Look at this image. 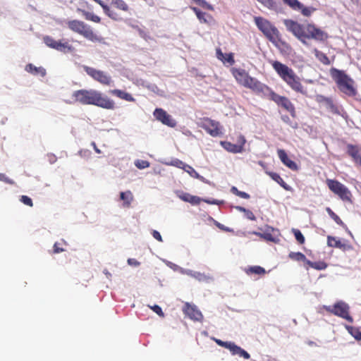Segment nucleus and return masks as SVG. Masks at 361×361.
<instances>
[{"label": "nucleus", "mask_w": 361, "mask_h": 361, "mask_svg": "<svg viewBox=\"0 0 361 361\" xmlns=\"http://www.w3.org/2000/svg\"><path fill=\"white\" fill-rule=\"evenodd\" d=\"M283 24L288 32L305 45L307 44V39L324 42L328 38V34L317 27L314 24L309 23L304 25L291 19H285Z\"/></svg>", "instance_id": "1"}, {"label": "nucleus", "mask_w": 361, "mask_h": 361, "mask_svg": "<svg viewBox=\"0 0 361 361\" xmlns=\"http://www.w3.org/2000/svg\"><path fill=\"white\" fill-rule=\"evenodd\" d=\"M73 97L76 102L84 105H94L109 110L116 107L114 100L93 89L76 90L73 92Z\"/></svg>", "instance_id": "2"}, {"label": "nucleus", "mask_w": 361, "mask_h": 361, "mask_svg": "<svg viewBox=\"0 0 361 361\" xmlns=\"http://www.w3.org/2000/svg\"><path fill=\"white\" fill-rule=\"evenodd\" d=\"M271 66L279 77L295 92L306 94L307 91L294 71L280 61H274Z\"/></svg>", "instance_id": "3"}, {"label": "nucleus", "mask_w": 361, "mask_h": 361, "mask_svg": "<svg viewBox=\"0 0 361 361\" xmlns=\"http://www.w3.org/2000/svg\"><path fill=\"white\" fill-rule=\"evenodd\" d=\"M330 75L343 93L352 97L357 95V90L355 87L354 80L344 71L331 68Z\"/></svg>", "instance_id": "4"}, {"label": "nucleus", "mask_w": 361, "mask_h": 361, "mask_svg": "<svg viewBox=\"0 0 361 361\" xmlns=\"http://www.w3.org/2000/svg\"><path fill=\"white\" fill-rule=\"evenodd\" d=\"M67 25L71 30L82 35L91 42L105 44L104 39L94 33L91 26L85 22L78 20H69Z\"/></svg>", "instance_id": "5"}, {"label": "nucleus", "mask_w": 361, "mask_h": 361, "mask_svg": "<svg viewBox=\"0 0 361 361\" xmlns=\"http://www.w3.org/2000/svg\"><path fill=\"white\" fill-rule=\"evenodd\" d=\"M254 22L257 28L269 42L275 43L279 41L280 32L269 20L261 16H255L254 17Z\"/></svg>", "instance_id": "6"}, {"label": "nucleus", "mask_w": 361, "mask_h": 361, "mask_svg": "<svg viewBox=\"0 0 361 361\" xmlns=\"http://www.w3.org/2000/svg\"><path fill=\"white\" fill-rule=\"evenodd\" d=\"M326 183L329 189L343 202H352V194L350 190L337 180L326 179Z\"/></svg>", "instance_id": "7"}, {"label": "nucleus", "mask_w": 361, "mask_h": 361, "mask_svg": "<svg viewBox=\"0 0 361 361\" xmlns=\"http://www.w3.org/2000/svg\"><path fill=\"white\" fill-rule=\"evenodd\" d=\"M83 69L90 77L102 85L110 86L113 82L111 77L104 71L87 66Z\"/></svg>", "instance_id": "8"}, {"label": "nucleus", "mask_w": 361, "mask_h": 361, "mask_svg": "<svg viewBox=\"0 0 361 361\" xmlns=\"http://www.w3.org/2000/svg\"><path fill=\"white\" fill-rule=\"evenodd\" d=\"M349 309H350V307H349L348 305L343 301H339V302H336L332 307L329 306V307H326V310L329 312H330L334 315H336L339 317H341V318L347 320L350 323H353V319L349 314Z\"/></svg>", "instance_id": "9"}, {"label": "nucleus", "mask_w": 361, "mask_h": 361, "mask_svg": "<svg viewBox=\"0 0 361 361\" xmlns=\"http://www.w3.org/2000/svg\"><path fill=\"white\" fill-rule=\"evenodd\" d=\"M200 127L206 130L212 137H217L222 134L220 123L209 118H203L200 123Z\"/></svg>", "instance_id": "10"}, {"label": "nucleus", "mask_w": 361, "mask_h": 361, "mask_svg": "<svg viewBox=\"0 0 361 361\" xmlns=\"http://www.w3.org/2000/svg\"><path fill=\"white\" fill-rule=\"evenodd\" d=\"M43 42L48 47L59 51L69 52L73 50V47L72 45L69 44L68 42H63L62 40L56 41L49 35L43 37Z\"/></svg>", "instance_id": "11"}, {"label": "nucleus", "mask_w": 361, "mask_h": 361, "mask_svg": "<svg viewBox=\"0 0 361 361\" xmlns=\"http://www.w3.org/2000/svg\"><path fill=\"white\" fill-rule=\"evenodd\" d=\"M232 73L238 84L249 89L256 80V78L251 77L244 69L234 68Z\"/></svg>", "instance_id": "12"}, {"label": "nucleus", "mask_w": 361, "mask_h": 361, "mask_svg": "<svg viewBox=\"0 0 361 361\" xmlns=\"http://www.w3.org/2000/svg\"><path fill=\"white\" fill-rule=\"evenodd\" d=\"M250 90H252L257 94L260 95L262 97L268 99L271 101L276 94V92H274L269 87L265 84L262 83L257 79L252 86H251Z\"/></svg>", "instance_id": "13"}, {"label": "nucleus", "mask_w": 361, "mask_h": 361, "mask_svg": "<svg viewBox=\"0 0 361 361\" xmlns=\"http://www.w3.org/2000/svg\"><path fill=\"white\" fill-rule=\"evenodd\" d=\"M182 310L185 316L194 322H202L203 320L202 312L195 305L185 302Z\"/></svg>", "instance_id": "14"}, {"label": "nucleus", "mask_w": 361, "mask_h": 361, "mask_svg": "<svg viewBox=\"0 0 361 361\" xmlns=\"http://www.w3.org/2000/svg\"><path fill=\"white\" fill-rule=\"evenodd\" d=\"M272 101L274 102L278 106L283 107L284 109L288 111L292 117L294 118L296 116L295 106L288 97L281 96L276 93Z\"/></svg>", "instance_id": "15"}, {"label": "nucleus", "mask_w": 361, "mask_h": 361, "mask_svg": "<svg viewBox=\"0 0 361 361\" xmlns=\"http://www.w3.org/2000/svg\"><path fill=\"white\" fill-rule=\"evenodd\" d=\"M245 139L243 135H239L237 144H233L228 141H221V145L228 152L231 153H240L243 150L245 144Z\"/></svg>", "instance_id": "16"}, {"label": "nucleus", "mask_w": 361, "mask_h": 361, "mask_svg": "<svg viewBox=\"0 0 361 361\" xmlns=\"http://www.w3.org/2000/svg\"><path fill=\"white\" fill-rule=\"evenodd\" d=\"M176 194L178 198H180L181 200L185 202H189L192 205H197L202 201V200L200 197L190 195V193L183 191H178ZM203 201L209 204H216L215 200L209 201L203 200Z\"/></svg>", "instance_id": "17"}, {"label": "nucleus", "mask_w": 361, "mask_h": 361, "mask_svg": "<svg viewBox=\"0 0 361 361\" xmlns=\"http://www.w3.org/2000/svg\"><path fill=\"white\" fill-rule=\"evenodd\" d=\"M277 154L281 161V162L286 166L288 168L293 171H298V166L297 164L291 160L287 155L286 151L284 149H278Z\"/></svg>", "instance_id": "18"}, {"label": "nucleus", "mask_w": 361, "mask_h": 361, "mask_svg": "<svg viewBox=\"0 0 361 361\" xmlns=\"http://www.w3.org/2000/svg\"><path fill=\"white\" fill-rule=\"evenodd\" d=\"M103 9L104 13L114 20H122L123 18L117 12L112 9L109 6L105 4L102 0H94Z\"/></svg>", "instance_id": "19"}, {"label": "nucleus", "mask_w": 361, "mask_h": 361, "mask_svg": "<svg viewBox=\"0 0 361 361\" xmlns=\"http://www.w3.org/2000/svg\"><path fill=\"white\" fill-rule=\"evenodd\" d=\"M159 121L164 125L170 128H175L177 125L176 121L166 111L159 108Z\"/></svg>", "instance_id": "20"}, {"label": "nucleus", "mask_w": 361, "mask_h": 361, "mask_svg": "<svg viewBox=\"0 0 361 361\" xmlns=\"http://www.w3.org/2000/svg\"><path fill=\"white\" fill-rule=\"evenodd\" d=\"M347 153L352 157L355 164L361 166V149L356 145H348Z\"/></svg>", "instance_id": "21"}, {"label": "nucleus", "mask_w": 361, "mask_h": 361, "mask_svg": "<svg viewBox=\"0 0 361 361\" xmlns=\"http://www.w3.org/2000/svg\"><path fill=\"white\" fill-rule=\"evenodd\" d=\"M226 348L228 349L231 354L233 355H238L240 357H243L246 360L250 357V354L247 351L241 348L240 346H238L233 342H229L228 343Z\"/></svg>", "instance_id": "22"}, {"label": "nucleus", "mask_w": 361, "mask_h": 361, "mask_svg": "<svg viewBox=\"0 0 361 361\" xmlns=\"http://www.w3.org/2000/svg\"><path fill=\"white\" fill-rule=\"evenodd\" d=\"M266 173L269 176V177L276 181L278 184H279L284 190L286 191H291L292 188L290 185H288L280 176V175L275 172L266 171Z\"/></svg>", "instance_id": "23"}, {"label": "nucleus", "mask_w": 361, "mask_h": 361, "mask_svg": "<svg viewBox=\"0 0 361 361\" xmlns=\"http://www.w3.org/2000/svg\"><path fill=\"white\" fill-rule=\"evenodd\" d=\"M112 9L116 8L126 13H129L130 7L123 0H110V6Z\"/></svg>", "instance_id": "24"}, {"label": "nucleus", "mask_w": 361, "mask_h": 361, "mask_svg": "<svg viewBox=\"0 0 361 361\" xmlns=\"http://www.w3.org/2000/svg\"><path fill=\"white\" fill-rule=\"evenodd\" d=\"M276 47H277L281 53L290 54L292 51L290 45L286 42L281 39V35L279 36V41L275 43H272Z\"/></svg>", "instance_id": "25"}, {"label": "nucleus", "mask_w": 361, "mask_h": 361, "mask_svg": "<svg viewBox=\"0 0 361 361\" xmlns=\"http://www.w3.org/2000/svg\"><path fill=\"white\" fill-rule=\"evenodd\" d=\"M109 92L112 95L116 96L120 99H124L126 101H128V102H134L135 101V99L130 94H129L125 91H123L121 90H118V89L111 90L109 91Z\"/></svg>", "instance_id": "26"}, {"label": "nucleus", "mask_w": 361, "mask_h": 361, "mask_svg": "<svg viewBox=\"0 0 361 361\" xmlns=\"http://www.w3.org/2000/svg\"><path fill=\"white\" fill-rule=\"evenodd\" d=\"M25 70L34 75H39L44 77L46 75V70L44 68L36 67L32 63L27 64Z\"/></svg>", "instance_id": "27"}, {"label": "nucleus", "mask_w": 361, "mask_h": 361, "mask_svg": "<svg viewBox=\"0 0 361 361\" xmlns=\"http://www.w3.org/2000/svg\"><path fill=\"white\" fill-rule=\"evenodd\" d=\"M191 9L196 14L197 18L201 23H208L211 20H212L211 15L207 14L205 12H202L199 8L196 7H191Z\"/></svg>", "instance_id": "28"}, {"label": "nucleus", "mask_w": 361, "mask_h": 361, "mask_svg": "<svg viewBox=\"0 0 361 361\" xmlns=\"http://www.w3.org/2000/svg\"><path fill=\"white\" fill-rule=\"evenodd\" d=\"M120 199H121V200H122L123 202V206L124 207H127V208L130 207L131 202L133 200V193L130 190L121 192L120 193Z\"/></svg>", "instance_id": "29"}, {"label": "nucleus", "mask_w": 361, "mask_h": 361, "mask_svg": "<svg viewBox=\"0 0 361 361\" xmlns=\"http://www.w3.org/2000/svg\"><path fill=\"white\" fill-rule=\"evenodd\" d=\"M78 12L80 13L84 18L94 23H99L101 22V18L92 13L88 12L84 9L78 8Z\"/></svg>", "instance_id": "30"}, {"label": "nucleus", "mask_w": 361, "mask_h": 361, "mask_svg": "<svg viewBox=\"0 0 361 361\" xmlns=\"http://www.w3.org/2000/svg\"><path fill=\"white\" fill-rule=\"evenodd\" d=\"M327 244L330 247H337L343 250H345L347 245L342 243L340 240H337L335 237L328 236Z\"/></svg>", "instance_id": "31"}, {"label": "nucleus", "mask_w": 361, "mask_h": 361, "mask_svg": "<svg viewBox=\"0 0 361 361\" xmlns=\"http://www.w3.org/2000/svg\"><path fill=\"white\" fill-rule=\"evenodd\" d=\"M179 168H183L186 172H188L192 177L196 178H202L199 173L190 166L185 164L181 161H178V165Z\"/></svg>", "instance_id": "32"}, {"label": "nucleus", "mask_w": 361, "mask_h": 361, "mask_svg": "<svg viewBox=\"0 0 361 361\" xmlns=\"http://www.w3.org/2000/svg\"><path fill=\"white\" fill-rule=\"evenodd\" d=\"M245 273L247 275L256 274L262 276L265 274L266 271L260 266H253L245 269Z\"/></svg>", "instance_id": "33"}, {"label": "nucleus", "mask_w": 361, "mask_h": 361, "mask_svg": "<svg viewBox=\"0 0 361 361\" xmlns=\"http://www.w3.org/2000/svg\"><path fill=\"white\" fill-rule=\"evenodd\" d=\"M307 265L308 267L313 268L316 270H324L328 267V264L324 261L311 262L309 259L307 261Z\"/></svg>", "instance_id": "34"}, {"label": "nucleus", "mask_w": 361, "mask_h": 361, "mask_svg": "<svg viewBox=\"0 0 361 361\" xmlns=\"http://www.w3.org/2000/svg\"><path fill=\"white\" fill-rule=\"evenodd\" d=\"M288 257L294 261L303 262L305 264H307V261H308L305 255L300 252H290L288 254Z\"/></svg>", "instance_id": "35"}, {"label": "nucleus", "mask_w": 361, "mask_h": 361, "mask_svg": "<svg viewBox=\"0 0 361 361\" xmlns=\"http://www.w3.org/2000/svg\"><path fill=\"white\" fill-rule=\"evenodd\" d=\"M314 53L315 55V57L324 65H330L331 61L328 56L326 55V54L323 53L321 51H319L318 49H315L314 50Z\"/></svg>", "instance_id": "36"}, {"label": "nucleus", "mask_w": 361, "mask_h": 361, "mask_svg": "<svg viewBox=\"0 0 361 361\" xmlns=\"http://www.w3.org/2000/svg\"><path fill=\"white\" fill-rule=\"evenodd\" d=\"M316 100L319 103H324L331 109H334L336 108V106L333 102V100L329 97H326L323 95H317Z\"/></svg>", "instance_id": "37"}, {"label": "nucleus", "mask_w": 361, "mask_h": 361, "mask_svg": "<svg viewBox=\"0 0 361 361\" xmlns=\"http://www.w3.org/2000/svg\"><path fill=\"white\" fill-rule=\"evenodd\" d=\"M326 211L329 215V216L339 226L342 227H345V224L343 223V221L341 219V218L330 208L326 207Z\"/></svg>", "instance_id": "38"}, {"label": "nucleus", "mask_w": 361, "mask_h": 361, "mask_svg": "<svg viewBox=\"0 0 361 361\" xmlns=\"http://www.w3.org/2000/svg\"><path fill=\"white\" fill-rule=\"evenodd\" d=\"M345 328L348 330V333L352 336H353L357 341L361 340V331L358 328L351 326H346Z\"/></svg>", "instance_id": "39"}, {"label": "nucleus", "mask_w": 361, "mask_h": 361, "mask_svg": "<svg viewBox=\"0 0 361 361\" xmlns=\"http://www.w3.org/2000/svg\"><path fill=\"white\" fill-rule=\"evenodd\" d=\"M314 10L315 9L312 7L305 6L302 3H300V6L298 8L294 9V11H300L301 13L306 17L310 16Z\"/></svg>", "instance_id": "40"}, {"label": "nucleus", "mask_w": 361, "mask_h": 361, "mask_svg": "<svg viewBox=\"0 0 361 361\" xmlns=\"http://www.w3.org/2000/svg\"><path fill=\"white\" fill-rule=\"evenodd\" d=\"M231 191L234 195L243 198V199H249L250 197V195L245 192L240 191L238 190L236 187H232Z\"/></svg>", "instance_id": "41"}, {"label": "nucleus", "mask_w": 361, "mask_h": 361, "mask_svg": "<svg viewBox=\"0 0 361 361\" xmlns=\"http://www.w3.org/2000/svg\"><path fill=\"white\" fill-rule=\"evenodd\" d=\"M63 245H66V243L64 240H61V243L56 242L53 246V252L54 254H58L65 251V249L62 247Z\"/></svg>", "instance_id": "42"}, {"label": "nucleus", "mask_w": 361, "mask_h": 361, "mask_svg": "<svg viewBox=\"0 0 361 361\" xmlns=\"http://www.w3.org/2000/svg\"><path fill=\"white\" fill-rule=\"evenodd\" d=\"M293 232L294 233V235L295 237V239L296 240L300 243V244H304L305 243V237L304 235H302V233H301V231L298 229H295L293 228Z\"/></svg>", "instance_id": "43"}, {"label": "nucleus", "mask_w": 361, "mask_h": 361, "mask_svg": "<svg viewBox=\"0 0 361 361\" xmlns=\"http://www.w3.org/2000/svg\"><path fill=\"white\" fill-rule=\"evenodd\" d=\"M254 233L257 235L260 236L261 238H264V240H266L267 241L276 242V238L270 233H260L255 232Z\"/></svg>", "instance_id": "44"}, {"label": "nucleus", "mask_w": 361, "mask_h": 361, "mask_svg": "<svg viewBox=\"0 0 361 361\" xmlns=\"http://www.w3.org/2000/svg\"><path fill=\"white\" fill-rule=\"evenodd\" d=\"M283 1L293 10L300 6V2L298 0H283Z\"/></svg>", "instance_id": "45"}, {"label": "nucleus", "mask_w": 361, "mask_h": 361, "mask_svg": "<svg viewBox=\"0 0 361 361\" xmlns=\"http://www.w3.org/2000/svg\"><path fill=\"white\" fill-rule=\"evenodd\" d=\"M223 63H228L231 66L235 63L234 56L233 53L224 54V61H221Z\"/></svg>", "instance_id": "46"}, {"label": "nucleus", "mask_w": 361, "mask_h": 361, "mask_svg": "<svg viewBox=\"0 0 361 361\" xmlns=\"http://www.w3.org/2000/svg\"><path fill=\"white\" fill-rule=\"evenodd\" d=\"M195 2L197 5L200 6L201 7H202L203 8H205V9H207V10H209V11H213L214 10L213 6L211 4H209V3H207L205 0H196Z\"/></svg>", "instance_id": "47"}, {"label": "nucleus", "mask_w": 361, "mask_h": 361, "mask_svg": "<svg viewBox=\"0 0 361 361\" xmlns=\"http://www.w3.org/2000/svg\"><path fill=\"white\" fill-rule=\"evenodd\" d=\"M135 165L138 169H143L148 167L149 164L147 161L138 159L135 161Z\"/></svg>", "instance_id": "48"}, {"label": "nucleus", "mask_w": 361, "mask_h": 361, "mask_svg": "<svg viewBox=\"0 0 361 361\" xmlns=\"http://www.w3.org/2000/svg\"><path fill=\"white\" fill-rule=\"evenodd\" d=\"M20 200L21 202H23L24 204H25L27 206H29V207L33 206V202H32V199L27 195H22L20 197Z\"/></svg>", "instance_id": "49"}, {"label": "nucleus", "mask_w": 361, "mask_h": 361, "mask_svg": "<svg viewBox=\"0 0 361 361\" xmlns=\"http://www.w3.org/2000/svg\"><path fill=\"white\" fill-rule=\"evenodd\" d=\"M0 180L10 185H14L15 182L6 176L4 173H0Z\"/></svg>", "instance_id": "50"}, {"label": "nucleus", "mask_w": 361, "mask_h": 361, "mask_svg": "<svg viewBox=\"0 0 361 361\" xmlns=\"http://www.w3.org/2000/svg\"><path fill=\"white\" fill-rule=\"evenodd\" d=\"M245 215L250 220H252V221L256 220V217H255V214H253V212L252 211H250L249 209H247L245 212Z\"/></svg>", "instance_id": "51"}, {"label": "nucleus", "mask_w": 361, "mask_h": 361, "mask_svg": "<svg viewBox=\"0 0 361 361\" xmlns=\"http://www.w3.org/2000/svg\"><path fill=\"white\" fill-rule=\"evenodd\" d=\"M128 264L130 265V266H133V267H137L140 265V262L134 259V258H129L128 259Z\"/></svg>", "instance_id": "52"}, {"label": "nucleus", "mask_w": 361, "mask_h": 361, "mask_svg": "<svg viewBox=\"0 0 361 361\" xmlns=\"http://www.w3.org/2000/svg\"><path fill=\"white\" fill-rule=\"evenodd\" d=\"M214 341L217 345H219V346L224 347L225 348H226L228 343H229L228 341H221L220 339H217V338H215Z\"/></svg>", "instance_id": "53"}, {"label": "nucleus", "mask_w": 361, "mask_h": 361, "mask_svg": "<svg viewBox=\"0 0 361 361\" xmlns=\"http://www.w3.org/2000/svg\"><path fill=\"white\" fill-rule=\"evenodd\" d=\"M216 53L217 59L220 61H224V54L221 51V49H216Z\"/></svg>", "instance_id": "54"}, {"label": "nucleus", "mask_w": 361, "mask_h": 361, "mask_svg": "<svg viewBox=\"0 0 361 361\" xmlns=\"http://www.w3.org/2000/svg\"><path fill=\"white\" fill-rule=\"evenodd\" d=\"M214 221V224L219 228H220L221 230L222 231H228V228H226L223 224L219 223L218 221Z\"/></svg>", "instance_id": "55"}, {"label": "nucleus", "mask_w": 361, "mask_h": 361, "mask_svg": "<svg viewBox=\"0 0 361 361\" xmlns=\"http://www.w3.org/2000/svg\"><path fill=\"white\" fill-rule=\"evenodd\" d=\"M281 119L283 122H285L286 123H289L290 122V118L286 115L282 116Z\"/></svg>", "instance_id": "56"}, {"label": "nucleus", "mask_w": 361, "mask_h": 361, "mask_svg": "<svg viewBox=\"0 0 361 361\" xmlns=\"http://www.w3.org/2000/svg\"><path fill=\"white\" fill-rule=\"evenodd\" d=\"M155 313L158 314V305H154L153 306H149Z\"/></svg>", "instance_id": "57"}, {"label": "nucleus", "mask_w": 361, "mask_h": 361, "mask_svg": "<svg viewBox=\"0 0 361 361\" xmlns=\"http://www.w3.org/2000/svg\"><path fill=\"white\" fill-rule=\"evenodd\" d=\"M92 145L93 146L94 149V151H95L97 153H98V154H100V153H101V150H100L99 149H98V148H97V145H96L95 142H93L92 143Z\"/></svg>", "instance_id": "58"}, {"label": "nucleus", "mask_w": 361, "mask_h": 361, "mask_svg": "<svg viewBox=\"0 0 361 361\" xmlns=\"http://www.w3.org/2000/svg\"><path fill=\"white\" fill-rule=\"evenodd\" d=\"M238 211L240 212H242L243 213H245L247 209H245V207H240V206H238L235 207Z\"/></svg>", "instance_id": "59"}, {"label": "nucleus", "mask_w": 361, "mask_h": 361, "mask_svg": "<svg viewBox=\"0 0 361 361\" xmlns=\"http://www.w3.org/2000/svg\"><path fill=\"white\" fill-rule=\"evenodd\" d=\"M49 157H50L49 161H50L51 163H54L56 161V157L54 154H51Z\"/></svg>", "instance_id": "60"}, {"label": "nucleus", "mask_w": 361, "mask_h": 361, "mask_svg": "<svg viewBox=\"0 0 361 361\" xmlns=\"http://www.w3.org/2000/svg\"><path fill=\"white\" fill-rule=\"evenodd\" d=\"M152 235L155 239L158 240V231H154Z\"/></svg>", "instance_id": "61"}, {"label": "nucleus", "mask_w": 361, "mask_h": 361, "mask_svg": "<svg viewBox=\"0 0 361 361\" xmlns=\"http://www.w3.org/2000/svg\"><path fill=\"white\" fill-rule=\"evenodd\" d=\"M153 114L157 118H158V108L154 109Z\"/></svg>", "instance_id": "62"}, {"label": "nucleus", "mask_w": 361, "mask_h": 361, "mask_svg": "<svg viewBox=\"0 0 361 361\" xmlns=\"http://www.w3.org/2000/svg\"><path fill=\"white\" fill-rule=\"evenodd\" d=\"M159 317H164V313H163L161 307H159Z\"/></svg>", "instance_id": "63"}, {"label": "nucleus", "mask_w": 361, "mask_h": 361, "mask_svg": "<svg viewBox=\"0 0 361 361\" xmlns=\"http://www.w3.org/2000/svg\"><path fill=\"white\" fill-rule=\"evenodd\" d=\"M313 343H314L312 341L309 342V345H313Z\"/></svg>", "instance_id": "64"}]
</instances>
